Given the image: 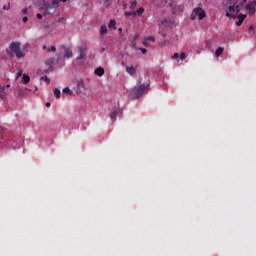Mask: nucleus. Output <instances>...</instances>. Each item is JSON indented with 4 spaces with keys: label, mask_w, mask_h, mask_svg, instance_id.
<instances>
[{
    "label": "nucleus",
    "mask_w": 256,
    "mask_h": 256,
    "mask_svg": "<svg viewBox=\"0 0 256 256\" xmlns=\"http://www.w3.org/2000/svg\"><path fill=\"white\" fill-rule=\"evenodd\" d=\"M144 39L147 40V41H152V43H155V37H153V36H148Z\"/></svg>",
    "instance_id": "b1692460"
},
{
    "label": "nucleus",
    "mask_w": 256,
    "mask_h": 256,
    "mask_svg": "<svg viewBox=\"0 0 256 256\" xmlns=\"http://www.w3.org/2000/svg\"><path fill=\"white\" fill-rule=\"evenodd\" d=\"M40 79H41V81H45V83H47V85H49V83H51V80L47 76H42Z\"/></svg>",
    "instance_id": "5701e85b"
},
{
    "label": "nucleus",
    "mask_w": 256,
    "mask_h": 256,
    "mask_svg": "<svg viewBox=\"0 0 256 256\" xmlns=\"http://www.w3.org/2000/svg\"><path fill=\"white\" fill-rule=\"evenodd\" d=\"M29 81H31V77H29V75H27V74H23V76H22V83L24 85H27L29 83Z\"/></svg>",
    "instance_id": "2eb2a0df"
},
{
    "label": "nucleus",
    "mask_w": 256,
    "mask_h": 256,
    "mask_svg": "<svg viewBox=\"0 0 256 256\" xmlns=\"http://www.w3.org/2000/svg\"><path fill=\"white\" fill-rule=\"evenodd\" d=\"M7 53L10 57H17V59H23L25 57V51L21 49V42L17 41L10 43Z\"/></svg>",
    "instance_id": "f257e3e1"
},
{
    "label": "nucleus",
    "mask_w": 256,
    "mask_h": 256,
    "mask_svg": "<svg viewBox=\"0 0 256 256\" xmlns=\"http://www.w3.org/2000/svg\"><path fill=\"white\" fill-rule=\"evenodd\" d=\"M145 91H149V84L147 83L135 86L131 90L130 95H132V97H134L135 99H139V97L145 94Z\"/></svg>",
    "instance_id": "f03ea898"
},
{
    "label": "nucleus",
    "mask_w": 256,
    "mask_h": 256,
    "mask_svg": "<svg viewBox=\"0 0 256 256\" xmlns=\"http://www.w3.org/2000/svg\"><path fill=\"white\" fill-rule=\"evenodd\" d=\"M246 11H247L248 15H255V13H256V0H253L252 2H250L246 5Z\"/></svg>",
    "instance_id": "423d86ee"
},
{
    "label": "nucleus",
    "mask_w": 256,
    "mask_h": 256,
    "mask_svg": "<svg viewBox=\"0 0 256 256\" xmlns=\"http://www.w3.org/2000/svg\"><path fill=\"white\" fill-rule=\"evenodd\" d=\"M105 35H107V26L106 25H102L100 27V37H105Z\"/></svg>",
    "instance_id": "4468645a"
},
{
    "label": "nucleus",
    "mask_w": 256,
    "mask_h": 256,
    "mask_svg": "<svg viewBox=\"0 0 256 256\" xmlns=\"http://www.w3.org/2000/svg\"><path fill=\"white\" fill-rule=\"evenodd\" d=\"M46 107H51V102H47Z\"/></svg>",
    "instance_id": "c9c22d12"
},
{
    "label": "nucleus",
    "mask_w": 256,
    "mask_h": 256,
    "mask_svg": "<svg viewBox=\"0 0 256 256\" xmlns=\"http://www.w3.org/2000/svg\"><path fill=\"white\" fill-rule=\"evenodd\" d=\"M121 110L120 109H116L114 111H112L110 113V119H112V121H116L117 120V115H121Z\"/></svg>",
    "instance_id": "1a4fd4ad"
},
{
    "label": "nucleus",
    "mask_w": 256,
    "mask_h": 256,
    "mask_svg": "<svg viewBox=\"0 0 256 256\" xmlns=\"http://www.w3.org/2000/svg\"><path fill=\"white\" fill-rule=\"evenodd\" d=\"M9 87H11V85H9V84H8V85H6V89H9Z\"/></svg>",
    "instance_id": "58836bf2"
},
{
    "label": "nucleus",
    "mask_w": 256,
    "mask_h": 256,
    "mask_svg": "<svg viewBox=\"0 0 256 256\" xmlns=\"http://www.w3.org/2000/svg\"><path fill=\"white\" fill-rule=\"evenodd\" d=\"M197 17H198L199 21H203V19H205V17H207V14L205 13V10H203V8L198 7V8L193 9L191 16H190L191 21H195V19H197Z\"/></svg>",
    "instance_id": "7ed1b4c3"
},
{
    "label": "nucleus",
    "mask_w": 256,
    "mask_h": 256,
    "mask_svg": "<svg viewBox=\"0 0 256 256\" xmlns=\"http://www.w3.org/2000/svg\"><path fill=\"white\" fill-rule=\"evenodd\" d=\"M126 72L128 73V75H135L137 73V68L134 66H126Z\"/></svg>",
    "instance_id": "9d476101"
},
{
    "label": "nucleus",
    "mask_w": 256,
    "mask_h": 256,
    "mask_svg": "<svg viewBox=\"0 0 256 256\" xmlns=\"http://www.w3.org/2000/svg\"><path fill=\"white\" fill-rule=\"evenodd\" d=\"M245 19H247V15L239 14L238 21L236 22L237 27H241V25H243V21H245Z\"/></svg>",
    "instance_id": "6e6552de"
},
{
    "label": "nucleus",
    "mask_w": 256,
    "mask_h": 256,
    "mask_svg": "<svg viewBox=\"0 0 256 256\" xmlns=\"http://www.w3.org/2000/svg\"><path fill=\"white\" fill-rule=\"evenodd\" d=\"M36 17H37V19H43V15L39 14V13L36 14Z\"/></svg>",
    "instance_id": "72a5a7b5"
},
{
    "label": "nucleus",
    "mask_w": 256,
    "mask_h": 256,
    "mask_svg": "<svg viewBox=\"0 0 256 256\" xmlns=\"http://www.w3.org/2000/svg\"><path fill=\"white\" fill-rule=\"evenodd\" d=\"M137 39H139V36H135V37H134V40H133V42H132L133 47H135V44H136V42H137Z\"/></svg>",
    "instance_id": "c756f323"
},
{
    "label": "nucleus",
    "mask_w": 256,
    "mask_h": 256,
    "mask_svg": "<svg viewBox=\"0 0 256 256\" xmlns=\"http://www.w3.org/2000/svg\"><path fill=\"white\" fill-rule=\"evenodd\" d=\"M137 7V0H132L130 3V9L133 11Z\"/></svg>",
    "instance_id": "412c9836"
},
{
    "label": "nucleus",
    "mask_w": 256,
    "mask_h": 256,
    "mask_svg": "<svg viewBox=\"0 0 256 256\" xmlns=\"http://www.w3.org/2000/svg\"><path fill=\"white\" fill-rule=\"evenodd\" d=\"M64 57H67V59H71L73 57V51L70 50V48H64Z\"/></svg>",
    "instance_id": "9b49d317"
},
{
    "label": "nucleus",
    "mask_w": 256,
    "mask_h": 256,
    "mask_svg": "<svg viewBox=\"0 0 256 256\" xmlns=\"http://www.w3.org/2000/svg\"><path fill=\"white\" fill-rule=\"evenodd\" d=\"M51 9H59V0H52L51 3H45L43 15H51Z\"/></svg>",
    "instance_id": "20e7f679"
},
{
    "label": "nucleus",
    "mask_w": 256,
    "mask_h": 256,
    "mask_svg": "<svg viewBox=\"0 0 256 256\" xmlns=\"http://www.w3.org/2000/svg\"><path fill=\"white\" fill-rule=\"evenodd\" d=\"M63 93H65L66 95H73V92L71 91V89H69V87L64 88Z\"/></svg>",
    "instance_id": "4be33fe9"
},
{
    "label": "nucleus",
    "mask_w": 256,
    "mask_h": 256,
    "mask_svg": "<svg viewBox=\"0 0 256 256\" xmlns=\"http://www.w3.org/2000/svg\"><path fill=\"white\" fill-rule=\"evenodd\" d=\"M22 76H23V70H20L16 74V79H19V77H22Z\"/></svg>",
    "instance_id": "393cba45"
},
{
    "label": "nucleus",
    "mask_w": 256,
    "mask_h": 256,
    "mask_svg": "<svg viewBox=\"0 0 256 256\" xmlns=\"http://www.w3.org/2000/svg\"><path fill=\"white\" fill-rule=\"evenodd\" d=\"M44 50H47V53H55L57 51V48L55 46H51L50 48H47V46H43Z\"/></svg>",
    "instance_id": "dca6fc26"
},
{
    "label": "nucleus",
    "mask_w": 256,
    "mask_h": 256,
    "mask_svg": "<svg viewBox=\"0 0 256 256\" xmlns=\"http://www.w3.org/2000/svg\"><path fill=\"white\" fill-rule=\"evenodd\" d=\"M54 95H55L56 99H61V90H59L58 88H55Z\"/></svg>",
    "instance_id": "aec40b11"
},
{
    "label": "nucleus",
    "mask_w": 256,
    "mask_h": 256,
    "mask_svg": "<svg viewBox=\"0 0 256 256\" xmlns=\"http://www.w3.org/2000/svg\"><path fill=\"white\" fill-rule=\"evenodd\" d=\"M180 59H182V61H183L184 59H187V54H185V52H182V53L180 54Z\"/></svg>",
    "instance_id": "a878e982"
},
{
    "label": "nucleus",
    "mask_w": 256,
    "mask_h": 256,
    "mask_svg": "<svg viewBox=\"0 0 256 256\" xmlns=\"http://www.w3.org/2000/svg\"><path fill=\"white\" fill-rule=\"evenodd\" d=\"M241 11V6L233 4L228 6V12H226V17H235L237 13Z\"/></svg>",
    "instance_id": "39448f33"
},
{
    "label": "nucleus",
    "mask_w": 256,
    "mask_h": 256,
    "mask_svg": "<svg viewBox=\"0 0 256 256\" xmlns=\"http://www.w3.org/2000/svg\"><path fill=\"white\" fill-rule=\"evenodd\" d=\"M86 51H87V46H79L78 47L79 56L77 57V59L78 60L87 59V53H85Z\"/></svg>",
    "instance_id": "0eeeda50"
},
{
    "label": "nucleus",
    "mask_w": 256,
    "mask_h": 256,
    "mask_svg": "<svg viewBox=\"0 0 256 256\" xmlns=\"http://www.w3.org/2000/svg\"><path fill=\"white\" fill-rule=\"evenodd\" d=\"M249 32H250V33H251V32L255 33V26H254V25H250V26H249Z\"/></svg>",
    "instance_id": "bb28decb"
},
{
    "label": "nucleus",
    "mask_w": 256,
    "mask_h": 256,
    "mask_svg": "<svg viewBox=\"0 0 256 256\" xmlns=\"http://www.w3.org/2000/svg\"><path fill=\"white\" fill-rule=\"evenodd\" d=\"M142 44L144 45V47H149V41L148 40H143Z\"/></svg>",
    "instance_id": "cd10ccee"
},
{
    "label": "nucleus",
    "mask_w": 256,
    "mask_h": 256,
    "mask_svg": "<svg viewBox=\"0 0 256 256\" xmlns=\"http://www.w3.org/2000/svg\"><path fill=\"white\" fill-rule=\"evenodd\" d=\"M180 55L179 53H174V55L172 56V59H179Z\"/></svg>",
    "instance_id": "7c9ffc66"
},
{
    "label": "nucleus",
    "mask_w": 256,
    "mask_h": 256,
    "mask_svg": "<svg viewBox=\"0 0 256 256\" xmlns=\"http://www.w3.org/2000/svg\"><path fill=\"white\" fill-rule=\"evenodd\" d=\"M131 15H133V12H125L126 17H131Z\"/></svg>",
    "instance_id": "473e14b6"
},
{
    "label": "nucleus",
    "mask_w": 256,
    "mask_h": 256,
    "mask_svg": "<svg viewBox=\"0 0 256 256\" xmlns=\"http://www.w3.org/2000/svg\"><path fill=\"white\" fill-rule=\"evenodd\" d=\"M53 62H54L53 58L46 60V65L48 69H53Z\"/></svg>",
    "instance_id": "a211bd4d"
},
{
    "label": "nucleus",
    "mask_w": 256,
    "mask_h": 256,
    "mask_svg": "<svg viewBox=\"0 0 256 256\" xmlns=\"http://www.w3.org/2000/svg\"><path fill=\"white\" fill-rule=\"evenodd\" d=\"M28 11H29V8H23L22 9V14L27 15Z\"/></svg>",
    "instance_id": "c85d7f7f"
},
{
    "label": "nucleus",
    "mask_w": 256,
    "mask_h": 256,
    "mask_svg": "<svg viewBox=\"0 0 256 256\" xmlns=\"http://www.w3.org/2000/svg\"><path fill=\"white\" fill-rule=\"evenodd\" d=\"M2 137H3V136L0 134V139H2Z\"/></svg>",
    "instance_id": "ea45409f"
},
{
    "label": "nucleus",
    "mask_w": 256,
    "mask_h": 256,
    "mask_svg": "<svg viewBox=\"0 0 256 256\" xmlns=\"http://www.w3.org/2000/svg\"><path fill=\"white\" fill-rule=\"evenodd\" d=\"M223 51H224L223 47H218L215 52L216 57H221V55H223Z\"/></svg>",
    "instance_id": "f3484780"
},
{
    "label": "nucleus",
    "mask_w": 256,
    "mask_h": 256,
    "mask_svg": "<svg viewBox=\"0 0 256 256\" xmlns=\"http://www.w3.org/2000/svg\"><path fill=\"white\" fill-rule=\"evenodd\" d=\"M145 13V8L140 7L137 11L133 12V16L141 17Z\"/></svg>",
    "instance_id": "ddd939ff"
},
{
    "label": "nucleus",
    "mask_w": 256,
    "mask_h": 256,
    "mask_svg": "<svg viewBox=\"0 0 256 256\" xmlns=\"http://www.w3.org/2000/svg\"><path fill=\"white\" fill-rule=\"evenodd\" d=\"M140 51H142L143 55H145V53H147V49H145V48H140Z\"/></svg>",
    "instance_id": "f704fd0d"
},
{
    "label": "nucleus",
    "mask_w": 256,
    "mask_h": 256,
    "mask_svg": "<svg viewBox=\"0 0 256 256\" xmlns=\"http://www.w3.org/2000/svg\"><path fill=\"white\" fill-rule=\"evenodd\" d=\"M22 21H23V23H27V21H29V18L27 16H24Z\"/></svg>",
    "instance_id": "2f4dec72"
},
{
    "label": "nucleus",
    "mask_w": 256,
    "mask_h": 256,
    "mask_svg": "<svg viewBox=\"0 0 256 256\" xmlns=\"http://www.w3.org/2000/svg\"><path fill=\"white\" fill-rule=\"evenodd\" d=\"M94 73L98 77H103V75H105V69H103L102 67L96 68Z\"/></svg>",
    "instance_id": "f8f14e48"
},
{
    "label": "nucleus",
    "mask_w": 256,
    "mask_h": 256,
    "mask_svg": "<svg viewBox=\"0 0 256 256\" xmlns=\"http://www.w3.org/2000/svg\"><path fill=\"white\" fill-rule=\"evenodd\" d=\"M3 9H4V10H5V9L9 10V5H8V7H7V6H4Z\"/></svg>",
    "instance_id": "e433bc0d"
},
{
    "label": "nucleus",
    "mask_w": 256,
    "mask_h": 256,
    "mask_svg": "<svg viewBox=\"0 0 256 256\" xmlns=\"http://www.w3.org/2000/svg\"><path fill=\"white\" fill-rule=\"evenodd\" d=\"M116 25H117V23L115 22V20H110V22L108 24V27L110 29H114L115 30V29H117Z\"/></svg>",
    "instance_id": "6ab92c4d"
},
{
    "label": "nucleus",
    "mask_w": 256,
    "mask_h": 256,
    "mask_svg": "<svg viewBox=\"0 0 256 256\" xmlns=\"http://www.w3.org/2000/svg\"><path fill=\"white\" fill-rule=\"evenodd\" d=\"M59 1H61L62 3H67V0H59Z\"/></svg>",
    "instance_id": "4c0bfd02"
}]
</instances>
